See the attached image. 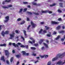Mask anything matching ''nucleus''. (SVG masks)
Here are the masks:
<instances>
[{"label": "nucleus", "mask_w": 65, "mask_h": 65, "mask_svg": "<svg viewBox=\"0 0 65 65\" xmlns=\"http://www.w3.org/2000/svg\"><path fill=\"white\" fill-rule=\"evenodd\" d=\"M9 33V31H6L5 32H4V31H2L1 34L2 36H4H4H5L4 35L5 34H8Z\"/></svg>", "instance_id": "nucleus-1"}, {"label": "nucleus", "mask_w": 65, "mask_h": 65, "mask_svg": "<svg viewBox=\"0 0 65 65\" xmlns=\"http://www.w3.org/2000/svg\"><path fill=\"white\" fill-rule=\"evenodd\" d=\"M5 52L6 56H7L8 57L9 55V52H8V51L7 50H5Z\"/></svg>", "instance_id": "nucleus-2"}, {"label": "nucleus", "mask_w": 65, "mask_h": 65, "mask_svg": "<svg viewBox=\"0 0 65 65\" xmlns=\"http://www.w3.org/2000/svg\"><path fill=\"white\" fill-rule=\"evenodd\" d=\"M5 19L6 20L4 22H7L9 20V17L8 16H7L5 17Z\"/></svg>", "instance_id": "nucleus-3"}, {"label": "nucleus", "mask_w": 65, "mask_h": 65, "mask_svg": "<svg viewBox=\"0 0 65 65\" xmlns=\"http://www.w3.org/2000/svg\"><path fill=\"white\" fill-rule=\"evenodd\" d=\"M47 12H48V13L50 14L52 13V12L48 10L47 11H42V13H46Z\"/></svg>", "instance_id": "nucleus-4"}, {"label": "nucleus", "mask_w": 65, "mask_h": 65, "mask_svg": "<svg viewBox=\"0 0 65 65\" xmlns=\"http://www.w3.org/2000/svg\"><path fill=\"white\" fill-rule=\"evenodd\" d=\"M30 23L33 28H35L36 26H37L36 24H34L32 21H31Z\"/></svg>", "instance_id": "nucleus-5"}, {"label": "nucleus", "mask_w": 65, "mask_h": 65, "mask_svg": "<svg viewBox=\"0 0 65 65\" xmlns=\"http://www.w3.org/2000/svg\"><path fill=\"white\" fill-rule=\"evenodd\" d=\"M65 53H63V54L61 55H59L58 57V58H62L63 57H64V56H65Z\"/></svg>", "instance_id": "nucleus-6"}, {"label": "nucleus", "mask_w": 65, "mask_h": 65, "mask_svg": "<svg viewBox=\"0 0 65 65\" xmlns=\"http://www.w3.org/2000/svg\"><path fill=\"white\" fill-rule=\"evenodd\" d=\"M14 35H15V33H13V34H10V39H12V38H13L14 37Z\"/></svg>", "instance_id": "nucleus-7"}, {"label": "nucleus", "mask_w": 65, "mask_h": 65, "mask_svg": "<svg viewBox=\"0 0 65 65\" xmlns=\"http://www.w3.org/2000/svg\"><path fill=\"white\" fill-rule=\"evenodd\" d=\"M12 45H13V46H14L15 47H19V45L17 44H15V43H12Z\"/></svg>", "instance_id": "nucleus-8"}, {"label": "nucleus", "mask_w": 65, "mask_h": 65, "mask_svg": "<svg viewBox=\"0 0 65 65\" xmlns=\"http://www.w3.org/2000/svg\"><path fill=\"white\" fill-rule=\"evenodd\" d=\"M45 41V40L44 39H41L39 42V43H40V44H41V43H42V42H43V41Z\"/></svg>", "instance_id": "nucleus-9"}, {"label": "nucleus", "mask_w": 65, "mask_h": 65, "mask_svg": "<svg viewBox=\"0 0 65 65\" xmlns=\"http://www.w3.org/2000/svg\"><path fill=\"white\" fill-rule=\"evenodd\" d=\"M57 60V57H55L52 59V61L53 62H54V61H55Z\"/></svg>", "instance_id": "nucleus-10"}, {"label": "nucleus", "mask_w": 65, "mask_h": 65, "mask_svg": "<svg viewBox=\"0 0 65 65\" xmlns=\"http://www.w3.org/2000/svg\"><path fill=\"white\" fill-rule=\"evenodd\" d=\"M1 60L3 61L4 62H5V60L4 59V56H2L1 58Z\"/></svg>", "instance_id": "nucleus-11"}, {"label": "nucleus", "mask_w": 65, "mask_h": 65, "mask_svg": "<svg viewBox=\"0 0 65 65\" xmlns=\"http://www.w3.org/2000/svg\"><path fill=\"white\" fill-rule=\"evenodd\" d=\"M43 44H44V45L47 48L48 47V45H47V44L45 43H43Z\"/></svg>", "instance_id": "nucleus-12"}, {"label": "nucleus", "mask_w": 65, "mask_h": 65, "mask_svg": "<svg viewBox=\"0 0 65 65\" xmlns=\"http://www.w3.org/2000/svg\"><path fill=\"white\" fill-rule=\"evenodd\" d=\"M51 23L52 24H55V25L56 24H57V22H55L54 21H52L51 22Z\"/></svg>", "instance_id": "nucleus-13"}, {"label": "nucleus", "mask_w": 65, "mask_h": 65, "mask_svg": "<svg viewBox=\"0 0 65 65\" xmlns=\"http://www.w3.org/2000/svg\"><path fill=\"white\" fill-rule=\"evenodd\" d=\"M59 33H62V34H63L64 33V31L61 30L60 31H59Z\"/></svg>", "instance_id": "nucleus-14"}, {"label": "nucleus", "mask_w": 65, "mask_h": 65, "mask_svg": "<svg viewBox=\"0 0 65 65\" xmlns=\"http://www.w3.org/2000/svg\"><path fill=\"white\" fill-rule=\"evenodd\" d=\"M22 54H23V55H26V52L24 51H22Z\"/></svg>", "instance_id": "nucleus-15"}, {"label": "nucleus", "mask_w": 65, "mask_h": 65, "mask_svg": "<svg viewBox=\"0 0 65 65\" xmlns=\"http://www.w3.org/2000/svg\"><path fill=\"white\" fill-rule=\"evenodd\" d=\"M11 1V0H5V2H7V3H9Z\"/></svg>", "instance_id": "nucleus-16"}, {"label": "nucleus", "mask_w": 65, "mask_h": 65, "mask_svg": "<svg viewBox=\"0 0 65 65\" xmlns=\"http://www.w3.org/2000/svg\"><path fill=\"white\" fill-rule=\"evenodd\" d=\"M59 5L60 7H63V3H59Z\"/></svg>", "instance_id": "nucleus-17"}, {"label": "nucleus", "mask_w": 65, "mask_h": 65, "mask_svg": "<svg viewBox=\"0 0 65 65\" xmlns=\"http://www.w3.org/2000/svg\"><path fill=\"white\" fill-rule=\"evenodd\" d=\"M56 5V4L54 3L52 5H50V7H53V6H55Z\"/></svg>", "instance_id": "nucleus-18"}, {"label": "nucleus", "mask_w": 65, "mask_h": 65, "mask_svg": "<svg viewBox=\"0 0 65 65\" xmlns=\"http://www.w3.org/2000/svg\"><path fill=\"white\" fill-rule=\"evenodd\" d=\"M6 44H3L0 45V46H6Z\"/></svg>", "instance_id": "nucleus-19"}, {"label": "nucleus", "mask_w": 65, "mask_h": 65, "mask_svg": "<svg viewBox=\"0 0 65 65\" xmlns=\"http://www.w3.org/2000/svg\"><path fill=\"white\" fill-rule=\"evenodd\" d=\"M30 49L32 50H36V48L34 47H30Z\"/></svg>", "instance_id": "nucleus-20"}, {"label": "nucleus", "mask_w": 65, "mask_h": 65, "mask_svg": "<svg viewBox=\"0 0 65 65\" xmlns=\"http://www.w3.org/2000/svg\"><path fill=\"white\" fill-rule=\"evenodd\" d=\"M45 28H46V30H48V29H50V28L48 26L47 27V26H45Z\"/></svg>", "instance_id": "nucleus-21"}, {"label": "nucleus", "mask_w": 65, "mask_h": 65, "mask_svg": "<svg viewBox=\"0 0 65 65\" xmlns=\"http://www.w3.org/2000/svg\"><path fill=\"white\" fill-rule=\"evenodd\" d=\"M13 57H12L10 59V62H12V61H13Z\"/></svg>", "instance_id": "nucleus-22"}, {"label": "nucleus", "mask_w": 65, "mask_h": 65, "mask_svg": "<svg viewBox=\"0 0 65 65\" xmlns=\"http://www.w3.org/2000/svg\"><path fill=\"white\" fill-rule=\"evenodd\" d=\"M2 7L3 8H4V9H6V8H8V7L6 6H3Z\"/></svg>", "instance_id": "nucleus-23"}, {"label": "nucleus", "mask_w": 65, "mask_h": 65, "mask_svg": "<svg viewBox=\"0 0 65 65\" xmlns=\"http://www.w3.org/2000/svg\"><path fill=\"white\" fill-rule=\"evenodd\" d=\"M51 65V62L50 61H49L47 63V65Z\"/></svg>", "instance_id": "nucleus-24"}, {"label": "nucleus", "mask_w": 65, "mask_h": 65, "mask_svg": "<svg viewBox=\"0 0 65 65\" xmlns=\"http://www.w3.org/2000/svg\"><path fill=\"white\" fill-rule=\"evenodd\" d=\"M16 57L17 58H19L21 57V56L20 55H16Z\"/></svg>", "instance_id": "nucleus-25"}, {"label": "nucleus", "mask_w": 65, "mask_h": 65, "mask_svg": "<svg viewBox=\"0 0 65 65\" xmlns=\"http://www.w3.org/2000/svg\"><path fill=\"white\" fill-rule=\"evenodd\" d=\"M44 56L45 57V59H46V58H47L48 57V55H44Z\"/></svg>", "instance_id": "nucleus-26"}, {"label": "nucleus", "mask_w": 65, "mask_h": 65, "mask_svg": "<svg viewBox=\"0 0 65 65\" xmlns=\"http://www.w3.org/2000/svg\"><path fill=\"white\" fill-rule=\"evenodd\" d=\"M57 20L58 21H62V19H61V18H59Z\"/></svg>", "instance_id": "nucleus-27"}, {"label": "nucleus", "mask_w": 65, "mask_h": 65, "mask_svg": "<svg viewBox=\"0 0 65 65\" xmlns=\"http://www.w3.org/2000/svg\"><path fill=\"white\" fill-rule=\"evenodd\" d=\"M31 27V25H29L28 26V27H27V30H28L30 28V27Z\"/></svg>", "instance_id": "nucleus-28"}, {"label": "nucleus", "mask_w": 65, "mask_h": 65, "mask_svg": "<svg viewBox=\"0 0 65 65\" xmlns=\"http://www.w3.org/2000/svg\"><path fill=\"white\" fill-rule=\"evenodd\" d=\"M61 28V26H59L57 27V29L59 30Z\"/></svg>", "instance_id": "nucleus-29"}, {"label": "nucleus", "mask_w": 65, "mask_h": 65, "mask_svg": "<svg viewBox=\"0 0 65 65\" xmlns=\"http://www.w3.org/2000/svg\"><path fill=\"white\" fill-rule=\"evenodd\" d=\"M15 32L17 33V34H18L19 33V31L17 30H15Z\"/></svg>", "instance_id": "nucleus-30"}, {"label": "nucleus", "mask_w": 65, "mask_h": 65, "mask_svg": "<svg viewBox=\"0 0 65 65\" xmlns=\"http://www.w3.org/2000/svg\"><path fill=\"white\" fill-rule=\"evenodd\" d=\"M25 23V21H23L20 24H21V25L24 24Z\"/></svg>", "instance_id": "nucleus-31"}, {"label": "nucleus", "mask_w": 65, "mask_h": 65, "mask_svg": "<svg viewBox=\"0 0 65 65\" xmlns=\"http://www.w3.org/2000/svg\"><path fill=\"white\" fill-rule=\"evenodd\" d=\"M34 14H35L36 15H39V13H36V12H33Z\"/></svg>", "instance_id": "nucleus-32"}, {"label": "nucleus", "mask_w": 65, "mask_h": 65, "mask_svg": "<svg viewBox=\"0 0 65 65\" xmlns=\"http://www.w3.org/2000/svg\"><path fill=\"white\" fill-rule=\"evenodd\" d=\"M27 13H28V14H32V13L30 12H27Z\"/></svg>", "instance_id": "nucleus-33"}, {"label": "nucleus", "mask_w": 65, "mask_h": 65, "mask_svg": "<svg viewBox=\"0 0 65 65\" xmlns=\"http://www.w3.org/2000/svg\"><path fill=\"white\" fill-rule=\"evenodd\" d=\"M57 34V32L55 31H54L53 33V35H55V34Z\"/></svg>", "instance_id": "nucleus-34"}, {"label": "nucleus", "mask_w": 65, "mask_h": 65, "mask_svg": "<svg viewBox=\"0 0 65 65\" xmlns=\"http://www.w3.org/2000/svg\"><path fill=\"white\" fill-rule=\"evenodd\" d=\"M23 11V9L21 8V9H20V10L19 11V13H20V12H22V11Z\"/></svg>", "instance_id": "nucleus-35"}, {"label": "nucleus", "mask_w": 65, "mask_h": 65, "mask_svg": "<svg viewBox=\"0 0 65 65\" xmlns=\"http://www.w3.org/2000/svg\"><path fill=\"white\" fill-rule=\"evenodd\" d=\"M57 11L58 12H60V13L62 12V11L60 10V9H58L57 10Z\"/></svg>", "instance_id": "nucleus-36"}, {"label": "nucleus", "mask_w": 65, "mask_h": 65, "mask_svg": "<svg viewBox=\"0 0 65 65\" xmlns=\"http://www.w3.org/2000/svg\"><path fill=\"white\" fill-rule=\"evenodd\" d=\"M34 5H37V4L36 3H32Z\"/></svg>", "instance_id": "nucleus-37"}, {"label": "nucleus", "mask_w": 65, "mask_h": 65, "mask_svg": "<svg viewBox=\"0 0 65 65\" xmlns=\"http://www.w3.org/2000/svg\"><path fill=\"white\" fill-rule=\"evenodd\" d=\"M21 37L23 40H24V41H25V39H24V37H22V36H21Z\"/></svg>", "instance_id": "nucleus-38"}, {"label": "nucleus", "mask_w": 65, "mask_h": 65, "mask_svg": "<svg viewBox=\"0 0 65 65\" xmlns=\"http://www.w3.org/2000/svg\"><path fill=\"white\" fill-rule=\"evenodd\" d=\"M64 39H65L64 38H61V41L63 42L64 41Z\"/></svg>", "instance_id": "nucleus-39"}, {"label": "nucleus", "mask_w": 65, "mask_h": 65, "mask_svg": "<svg viewBox=\"0 0 65 65\" xmlns=\"http://www.w3.org/2000/svg\"><path fill=\"white\" fill-rule=\"evenodd\" d=\"M42 30H43L42 29H41L39 31V33H41V32L42 31Z\"/></svg>", "instance_id": "nucleus-40"}, {"label": "nucleus", "mask_w": 65, "mask_h": 65, "mask_svg": "<svg viewBox=\"0 0 65 65\" xmlns=\"http://www.w3.org/2000/svg\"><path fill=\"white\" fill-rule=\"evenodd\" d=\"M23 3L25 4H28V3L27 2H23Z\"/></svg>", "instance_id": "nucleus-41"}, {"label": "nucleus", "mask_w": 65, "mask_h": 65, "mask_svg": "<svg viewBox=\"0 0 65 65\" xmlns=\"http://www.w3.org/2000/svg\"><path fill=\"white\" fill-rule=\"evenodd\" d=\"M6 62L8 64V65H9V61H8V60H7L6 61Z\"/></svg>", "instance_id": "nucleus-42"}, {"label": "nucleus", "mask_w": 65, "mask_h": 65, "mask_svg": "<svg viewBox=\"0 0 65 65\" xmlns=\"http://www.w3.org/2000/svg\"><path fill=\"white\" fill-rule=\"evenodd\" d=\"M21 20V18H18L17 19V21L18 22H19V21H20Z\"/></svg>", "instance_id": "nucleus-43"}, {"label": "nucleus", "mask_w": 65, "mask_h": 65, "mask_svg": "<svg viewBox=\"0 0 65 65\" xmlns=\"http://www.w3.org/2000/svg\"><path fill=\"white\" fill-rule=\"evenodd\" d=\"M28 42L29 43H30L31 44H33V43L32 42L30 41H28Z\"/></svg>", "instance_id": "nucleus-44"}, {"label": "nucleus", "mask_w": 65, "mask_h": 65, "mask_svg": "<svg viewBox=\"0 0 65 65\" xmlns=\"http://www.w3.org/2000/svg\"><path fill=\"white\" fill-rule=\"evenodd\" d=\"M62 29H64L65 28V26L64 25L62 26Z\"/></svg>", "instance_id": "nucleus-45"}, {"label": "nucleus", "mask_w": 65, "mask_h": 65, "mask_svg": "<svg viewBox=\"0 0 65 65\" xmlns=\"http://www.w3.org/2000/svg\"><path fill=\"white\" fill-rule=\"evenodd\" d=\"M34 45L35 46H38V44H34Z\"/></svg>", "instance_id": "nucleus-46"}, {"label": "nucleus", "mask_w": 65, "mask_h": 65, "mask_svg": "<svg viewBox=\"0 0 65 65\" xmlns=\"http://www.w3.org/2000/svg\"><path fill=\"white\" fill-rule=\"evenodd\" d=\"M20 47H24L25 46L24 45H22L20 46Z\"/></svg>", "instance_id": "nucleus-47"}, {"label": "nucleus", "mask_w": 65, "mask_h": 65, "mask_svg": "<svg viewBox=\"0 0 65 65\" xmlns=\"http://www.w3.org/2000/svg\"><path fill=\"white\" fill-rule=\"evenodd\" d=\"M16 38H17V41H19V37H16Z\"/></svg>", "instance_id": "nucleus-48"}, {"label": "nucleus", "mask_w": 65, "mask_h": 65, "mask_svg": "<svg viewBox=\"0 0 65 65\" xmlns=\"http://www.w3.org/2000/svg\"><path fill=\"white\" fill-rule=\"evenodd\" d=\"M27 9L26 8H25L24 9V12H26V11H27Z\"/></svg>", "instance_id": "nucleus-49"}, {"label": "nucleus", "mask_w": 65, "mask_h": 65, "mask_svg": "<svg viewBox=\"0 0 65 65\" xmlns=\"http://www.w3.org/2000/svg\"><path fill=\"white\" fill-rule=\"evenodd\" d=\"M47 36L48 37H51V35L47 34Z\"/></svg>", "instance_id": "nucleus-50"}, {"label": "nucleus", "mask_w": 65, "mask_h": 65, "mask_svg": "<svg viewBox=\"0 0 65 65\" xmlns=\"http://www.w3.org/2000/svg\"><path fill=\"white\" fill-rule=\"evenodd\" d=\"M40 57L41 58H43V57H44V55L43 56H41Z\"/></svg>", "instance_id": "nucleus-51"}, {"label": "nucleus", "mask_w": 65, "mask_h": 65, "mask_svg": "<svg viewBox=\"0 0 65 65\" xmlns=\"http://www.w3.org/2000/svg\"><path fill=\"white\" fill-rule=\"evenodd\" d=\"M43 32L44 33H46L47 32V31H46V30H44L43 31Z\"/></svg>", "instance_id": "nucleus-52"}, {"label": "nucleus", "mask_w": 65, "mask_h": 65, "mask_svg": "<svg viewBox=\"0 0 65 65\" xmlns=\"http://www.w3.org/2000/svg\"><path fill=\"white\" fill-rule=\"evenodd\" d=\"M44 24V23L43 22H40V24H42V25H43Z\"/></svg>", "instance_id": "nucleus-53"}, {"label": "nucleus", "mask_w": 65, "mask_h": 65, "mask_svg": "<svg viewBox=\"0 0 65 65\" xmlns=\"http://www.w3.org/2000/svg\"><path fill=\"white\" fill-rule=\"evenodd\" d=\"M42 50H43L44 49V46H43L41 48Z\"/></svg>", "instance_id": "nucleus-54"}, {"label": "nucleus", "mask_w": 65, "mask_h": 65, "mask_svg": "<svg viewBox=\"0 0 65 65\" xmlns=\"http://www.w3.org/2000/svg\"><path fill=\"white\" fill-rule=\"evenodd\" d=\"M23 31L24 34H25L26 33V31L25 30H23Z\"/></svg>", "instance_id": "nucleus-55"}, {"label": "nucleus", "mask_w": 65, "mask_h": 65, "mask_svg": "<svg viewBox=\"0 0 65 65\" xmlns=\"http://www.w3.org/2000/svg\"><path fill=\"white\" fill-rule=\"evenodd\" d=\"M60 35H59V36H57V40L58 39H59V38H60Z\"/></svg>", "instance_id": "nucleus-56"}, {"label": "nucleus", "mask_w": 65, "mask_h": 65, "mask_svg": "<svg viewBox=\"0 0 65 65\" xmlns=\"http://www.w3.org/2000/svg\"><path fill=\"white\" fill-rule=\"evenodd\" d=\"M32 55L34 56H36V54L33 53L32 54Z\"/></svg>", "instance_id": "nucleus-57"}, {"label": "nucleus", "mask_w": 65, "mask_h": 65, "mask_svg": "<svg viewBox=\"0 0 65 65\" xmlns=\"http://www.w3.org/2000/svg\"><path fill=\"white\" fill-rule=\"evenodd\" d=\"M37 62H39V61L38 60L35 61V63L36 64V63H37Z\"/></svg>", "instance_id": "nucleus-58"}, {"label": "nucleus", "mask_w": 65, "mask_h": 65, "mask_svg": "<svg viewBox=\"0 0 65 65\" xmlns=\"http://www.w3.org/2000/svg\"><path fill=\"white\" fill-rule=\"evenodd\" d=\"M13 53H15V51L14 50H13L12 51Z\"/></svg>", "instance_id": "nucleus-59"}, {"label": "nucleus", "mask_w": 65, "mask_h": 65, "mask_svg": "<svg viewBox=\"0 0 65 65\" xmlns=\"http://www.w3.org/2000/svg\"><path fill=\"white\" fill-rule=\"evenodd\" d=\"M27 21H29L30 20H29V19L28 18H27Z\"/></svg>", "instance_id": "nucleus-60"}, {"label": "nucleus", "mask_w": 65, "mask_h": 65, "mask_svg": "<svg viewBox=\"0 0 65 65\" xmlns=\"http://www.w3.org/2000/svg\"><path fill=\"white\" fill-rule=\"evenodd\" d=\"M8 7H12V5H9L8 6Z\"/></svg>", "instance_id": "nucleus-61"}, {"label": "nucleus", "mask_w": 65, "mask_h": 65, "mask_svg": "<svg viewBox=\"0 0 65 65\" xmlns=\"http://www.w3.org/2000/svg\"><path fill=\"white\" fill-rule=\"evenodd\" d=\"M20 63V62H19V61H18L17 63V65H19V63Z\"/></svg>", "instance_id": "nucleus-62"}, {"label": "nucleus", "mask_w": 65, "mask_h": 65, "mask_svg": "<svg viewBox=\"0 0 65 65\" xmlns=\"http://www.w3.org/2000/svg\"><path fill=\"white\" fill-rule=\"evenodd\" d=\"M24 34L25 36L26 37L27 36V35L26 34V33Z\"/></svg>", "instance_id": "nucleus-63"}, {"label": "nucleus", "mask_w": 65, "mask_h": 65, "mask_svg": "<svg viewBox=\"0 0 65 65\" xmlns=\"http://www.w3.org/2000/svg\"><path fill=\"white\" fill-rule=\"evenodd\" d=\"M2 26L1 25H0V30H1V27H2Z\"/></svg>", "instance_id": "nucleus-64"}]
</instances>
